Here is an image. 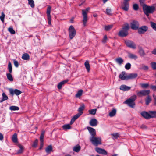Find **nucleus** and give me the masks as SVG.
Masks as SVG:
<instances>
[{"instance_id": "f257e3e1", "label": "nucleus", "mask_w": 156, "mask_h": 156, "mask_svg": "<svg viewBox=\"0 0 156 156\" xmlns=\"http://www.w3.org/2000/svg\"><path fill=\"white\" fill-rule=\"evenodd\" d=\"M143 9L144 13L148 17L149 14L153 13L155 10L154 6H149L146 5H143Z\"/></svg>"}, {"instance_id": "f03ea898", "label": "nucleus", "mask_w": 156, "mask_h": 156, "mask_svg": "<svg viewBox=\"0 0 156 156\" xmlns=\"http://www.w3.org/2000/svg\"><path fill=\"white\" fill-rule=\"evenodd\" d=\"M90 141L92 144L96 146L101 144V140L100 137L94 136L93 137H90Z\"/></svg>"}, {"instance_id": "7ed1b4c3", "label": "nucleus", "mask_w": 156, "mask_h": 156, "mask_svg": "<svg viewBox=\"0 0 156 156\" xmlns=\"http://www.w3.org/2000/svg\"><path fill=\"white\" fill-rule=\"evenodd\" d=\"M136 96L133 95L131 96L129 99L127 100L124 103L126 104L129 107L133 108L134 107L135 104L134 101L136 99Z\"/></svg>"}, {"instance_id": "20e7f679", "label": "nucleus", "mask_w": 156, "mask_h": 156, "mask_svg": "<svg viewBox=\"0 0 156 156\" xmlns=\"http://www.w3.org/2000/svg\"><path fill=\"white\" fill-rule=\"evenodd\" d=\"M129 28L128 24L126 25L119 32L118 35L119 36L123 37L127 36L128 35V30Z\"/></svg>"}, {"instance_id": "39448f33", "label": "nucleus", "mask_w": 156, "mask_h": 156, "mask_svg": "<svg viewBox=\"0 0 156 156\" xmlns=\"http://www.w3.org/2000/svg\"><path fill=\"white\" fill-rule=\"evenodd\" d=\"M68 30L69 38L70 39H72L76 36V31L74 27L72 25H71L69 26Z\"/></svg>"}, {"instance_id": "423d86ee", "label": "nucleus", "mask_w": 156, "mask_h": 156, "mask_svg": "<svg viewBox=\"0 0 156 156\" xmlns=\"http://www.w3.org/2000/svg\"><path fill=\"white\" fill-rule=\"evenodd\" d=\"M150 93V90H144L139 91H138L137 94L138 96L140 97L142 96L148 95Z\"/></svg>"}, {"instance_id": "0eeeda50", "label": "nucleus", "mask_w": 156, "mask_h": 156, "mask_svg": "<svg viewBox=\"0 0 156 156\" xmlns=\"http://www.w3.org/2000/svg\"><path fill=\"white\" fill-rule=\"evenodd\" d=\"M131 28L134 30H136L138 28L139 24L138 22L136 20L133 21L130 23Z\"/></svg>"}, {"instance_id": "6e6552de", "label": "nucleus", "mask_w": 156, "mask_h": 156, "mask_svg": "<svg viewBox=\"0 0 156 156\" xmlns=\"http://www.w3.org/2000/svg\"><path fill=\"white\" fill-rule=\"evenodd\" d=\"M87 129L88 130L90 135V137H92L94 136H96V131L94 129L90 127H87Z\"/></svg>"}, {"instance_id": "1a4fd4ad", "label": "nucleus", "mask_w": 156, "mask_h": 156, "mask_svg": "<svg viewBox=\"0 0 156 156\" xmlns=\"http://www.w3.org/2000/svg\"><path fill=\"white\" fill-rule=\"evenodd\" d=\"M9 91L10 94L12 95L14 94H15L16 95H19L22 93L21 91L17 89L13 90L12 89H10Z\"/></svg>"}, {"instance_id": "9d476101", "label": "nucleus", "mask_w": 156, "mask_h": 156, "mask_svg": "<svg viewBox=\"0 0 156 156\" xmlns=\"http://www.w3.org/2000/svg\"><path fill=\"white\" fill-rule=\"evenodd\" d=\"M82 15L83 16V25L84 26L86 25V23L88 20L87 15L86 13L83 10H82Z\"/></svg>"}, {"instance_id": "9b49d317", "label": "nucleus", "mask_w": 156, "mask_h": 156, "mask_svg": "<svg viewBox=\"0 0 156 156\" xmlns=\"http://www.w3.org/2000/svg\"><path fill=\"white\" fill-rule=\"evenodd\" d=\"M125 43L127 46L132 48H135L136 45L132 41H126Z\"/></svg>"}, {"instance_id": "f8f14e48", "label": "nucleus", "mask_w": 156, "mask_h": 156, "mask_svg": "<svg viewBox=\"0 0 156 156\" xmlns=\"http://www.w3.org/2000/svg\"><path fill=\"white\" fill-rule=\"evenodd\" d=\"M128 75L124 72H122L119 76V78L122 80H128Z\"/></svg>"}, {"instance_id": "ddd939ff", "label": "nucleus", "mask_w": 156, "mask_h": 156, "mask_svg": "<svg viewBox=\"0 0 156 156\" xmlns=\"http://www.w3.org/2000/svg\"><path fill=\"white\" fill-rule=\"evenodd\" d=\"M148 28L146 26H143L138 29V32L139 34H143L147 30Z\"/></svg>"}, {"instance_id": "4468645a", "label": "nucleus", "mask_w": 156, "mask_h": 156, "mask_svg": "<svg viewBox=\"0 0 156 156\" xmlns=\"http://www.w3.org/2000/svg\"><path fill=\"white\" fill-rule=\"evenodd\" d=\"M96 151L98 153L100 154H102L104 155H107V153L106 151L104 149L100 148L97 147L95 149Z\"/></svg>"}, {"instance_id": "2eb2a0df", "label": "nucleus", "mask_w": 156, "mask_h": 156, "mask_svg": "<svg viewBox=\"0 0 156 156\" xmlns=\"http://www.w3.org/2000/svg\"><path fill=\"white\" fill-rule=\"evenodd\" d=\"M129 7V3L128 2L124 1L122 6V8L125 11L128 10Z\"/></svg>"}, {"instance_id": "dca6fc26", "label": "nucleus", "mask_w": 156, "mask_h": 156, "mask_svg": "<svg viewBox=\"0 0 156 156\" xmlns=\"http://www.w3.org/2000/svg\"><path fill=\"white\" fill-rule=\"evenodd\" d=\"M98 124V122L95 119H91L89 122L90 125L92 126H96Z\"/></svg>"}, {"instance_id": "f3484780", "label": "nucleus", "mask_w": 156, "mask_h": 156, "mask_svg": "<svg viewBox=\"0 0 156 156\" xmlns=\"http://www.w3.org/2000/svg\"><path fill=\"white\" fill-rule=\"evenodd\" d=\"M131 88L130 87L127 86L125 85H122L120 86V89L123 91H128Z\"/></svg>"}, {"instance_id": "a211bd4d", "label": "nucleus", "mask_w": 156, "mask_h": 156, "mask_svg": "<svg viewBox=\"0 0 156 156\" xmlns=\"http://www.w3.org/2000/svg\"><path fill=\"white\" fill-rule=\"evenodd\" d=\"M137 76V74L136 73H130L128 75V80L129 79H133L136 78Z\"/></svg>"}, {"instance_id": "6ab92c4d", "label": "nucleus", "mask_w": 156, "mask_h": 156, "mask_svg": "<svg viewBox=\"0 0 156 156\" xmlns=\"http://www.w3.org/2000/svg\"><path fill=\"white\" fill-rule=\"evenodd\" d=\"M141 114L142 116L146 119L150 118V113H148L147 112H143L141 113Z\"/></svg>"}, {"instance_id": "aec40b11", "label": "nucleus", "mask_w": 156, "mask_h": 156, "mask_svg": "<svg viewBox=\"0 0 156 156\" xmlns=\"http://www.w3.org/2000/svg\"><path fill=\"white\" fill-rule=\"evenodd\" d=\"M116 110L115 108H113L109 113V116L111 117L114 116L116 113Z\"/></svg>"}, {"instance_id": "412c9836", "label": "nucleus", "mask_w": 156, "mask_h": 156, "mask_svg": "<svg viewBox=\"0 0 156 156\" xmlns=\"http://www.w3.org/2000/svg\"><path fill=\"white\" fill-rule=\"evenodd\" d=\"M68 81V80H66L60 82L58 85L57 87L59 89H61L62 85H64V84L67 82Z\"/></svg>"}, {"instance_id": "4be33fe9", "label": "nucleus", "mask_w": 156, "mask_h": 156, "mask_svg": "<svg viewBox=\"0 0 156 156\" xmlns=\"http://www.w3.org/2000/svg\"><path fill=\"white\" fill-rule=\"evenodd\" d=\"M80 146L77 145L73 147V150L75 152H78L80 150Z\"/></svg>"}, {"instance_id": "5701e85b", "label": "nucleus", "mask_w": 156, "mask_h": 156, "mask_svg": "<svg viewBox=\"0 0 156 156\" xmlns=\"http://www.w3.org/2000/svg\"><path fill=\"white\" fill-rule=\"evenodd\" d=\"M128 57L131 59H133L135 60L136 59L138 58L137 56L131 53H128Z\"/></svg>"}, {"instance_id": "b1692460", "label": "nucleus", "mask_w": 156, "mask_h": 156, "mask_svg": "<svg viewBox=\"0 0 156 156\" xmlns=\"http://www.w3.org/2000/svg\"><path fill=\"white\" fill-rule=\"evenodd\" d=\"M52 150V148L51 145L47 146L45 148V151L48 153H50Z\"/></svg>"}, {"instance_id": "393cba45", "label": "nucleus", "mask_w": 156, "mask_h": 156, "mask_svg": "<svg viewBox=\"0 0 156 156\" xmlns=\"http://www.w3.org/2000/svg\"><path fill=\"white\" fill-rule=\"evenodd\" d=\"M12 141L15 143H17L18 142L17 135L16 133H14L12 137Z\"/></svg>"}, {"instance_id": "a878e982", "label": "nucleus", "mask_w": 156, "mask_h": 156, "mask_svg": "<svg viewBox=\"0 0 156 156\" xmlns=\"http://www.w3.org/2000/svg\"><path fill=\"white\" fill-rule=\"evenodd\" d=\"M84 65L87 71L89 72L90 70V66L89 64V62L88 61H86L85 62Z\"/></svg>"}, {"instance_id": "bb28decb", "label": "nucleus", "mask_w": 156, "mask_h": 156, "mask_svg": "<svg viewBox=\"0 0 156 156\" xmlns=\"http://www.w3.org/2000/svg\"><path fill=\"white\" fill-rule=\"evenodd\" d=\"M22 58L23 60H28L30 58V56L28 54L25 53L23 55Z\"/></svg>"}, {"instance_id": "cd10ccee", "label": "nucleus", "mask_w": 156, "mask_h": 156, "mask_svg": "<svg viewBox=\"0 0 156 156\" xmlns=\"http://www.w3.org/2000/svg\"><path fill=\"white\" fill-rule=\"evenodd\" d=\"M83 90H79L77 94L75 95V97L77 98H80L83 94Z\"/></svg>"}, {"instance_id": "c85d7f7f", "label": "nucleus", "mask_w": 156, "mask_h": 156, "mask_svg": "<svg viewBox=\"0 0 156 156\" xmlns=\"http://www.w3.org/2000/svg\"><path fill=\"white\" fill-rule=\"evenodd\" d=\"M150 118L156 117V111L149 112Z\"/></svg>"}, {"instance_id": "c756f323", "label": "nucleus", "mask_w": 156, "mask_h": 156, "mask_svg": "<svg viewBox=\"0 0 156 156\" xmlns=\"http://www.w3.org/2000/svg\"><path fill=\"white\" fill-rule=\"evenodd\" d=\"M84 104H82L79 108L78 109V111L79 112V113H80L81 115L83 113V110L84 109Z\"/></svg>"}, {"instance_id": "7c9ffc66", "label": "nucleus", "mask_w": 156, "mask_h": 156, "mask_svg": "<svg viewBox=\"0 0 156 156\" xmlns=\"http://www.w3.org/2000/svg\"><path fill=\"white\" fill-rule=\"evenodd\" d=\"M62 128L65 130L69 129H71V127L69 124H66L62 126Z\"/></svg>"}, {"instance_id": "2f4dec72", "label": "nucleus", "mask_w": 156, "mask_h": 156, "mask_svg": "<svg viewBox=\"0 0 156 156\" xmlns=\"http://www.w3.org/2000/svg\"><path fill=\"white\" fill-rule=\"evenodd\" d=\"M115 61L118 63L120 65L123 62V59L122 58L120 57L116 58L115 59Z\"/></svg>"}, {"instance_id": "473e14b6", "label": "nucleus", "mask_w": 156, "mask_h": 156, "mask_svg": "<svg viewBox=\"0 0 156 156\" xmlns=\"http://www.w3.org/2000/svg\"><path fill=\"white\" fill-rule=\"evenodd\" d=\"M19 108L17 106H11L9 108V109L12 111L18 110H19Z\"/></svg>"}, {"instance_id": "72a5a7b5", "label": "nucleus", "mask_w": 156, "mask_h": 156, "mask_svg": "<svg viewBox=\"0 0 156 156\" xmlns=\"http://www.w3.org/2000/svg\"><path fill=\"white\" fill-rule=\"evenodd\" d=\"M7 79L10 81H13V78L12 76L10 73H7L6 74Z\"/></svg>"}, {"instance_id": "f704fd0d", "label": "nucleus", "mask_w": 156, "mask_h": 156, "mask_svg": "<svg viewBox=\"0 0 156 156\" xmlns=\"http://www.w3.org/2000/svg\"><path fill=\"white\" fill-rule=\"evenodd\" d=\"M51 9V7L50 6H48V7L47 11V17H51V16L50 15Z\"/></svg>"}, {"instance_id": "c9c22d12", "label": "nucleus", "mask_w": 156, "mask_h": 156, "mask_svg": "<svg viewBox=\"0 0 156 156\" xmlns=\"http://www.w3.org/2000/svg\"><path fill=\"white\" fill-rule=\"evenodd\" d=\"M96 111V109H94L89 110V112L90 114L94 115L95 114Z\"/></svg>"}, {"instance_id": "e433bc0d", "label": "nucleus", "mask_w": 156, "mask_h": 156, "mask_svg": "<svg viewBox=\"0 0 156 156\" xmlns=\"http://www.w3.org/2000/svg\"><path fill=\"white\" fill-rule=\"evenodd\" d=\"M8 69L9 72L11 73L12 72V67L11 63L10 62H9L8 65Z\"/></svg>"}, {"instance_id": "4c0bfd02", "label": "nucleus", "mask_w": 156, "mask_h": 156, "mask_svg": "<svg viewBox=\"0 0 156 156\" xmlns=\"http://www.w3.org/2000/svg\"><path fill=\"white\" fill-rule=\"evenodd\" d=\"M151 101V97L149 96H148L145 100L146 104V105H148Z\"/></svg>"}, {"instance_id": "58836bf2", "label": "nucleus", "mask_w": 156, "mask_h": 156, "mask_svg": "<svg viewBox=\"0 0 156 156\" xmlns=\"http://www.w3.org/2000/svg\"><path fill=\"white\" fill-rule=\"evenodd\" d=\"M28 4L30 5L32 8H34V2L33 0H29Z\"/></svg>"}, {"instance_id": "ea45409f", "label": "nucleus", "mask_w": 156, "mask_h": 156, "mask_svg": "<svg viewBox=\"0 0 156 156\" xmlns=\"http://www.w3.org/2000/svg\"><path fill=\"white\" fill-rule=\"evenodd\" d=\"M112 25H109L108 26H105L104 27V28L105 30L106 31H108L110 30L112 27Z\"/></svg>"}, {"instance_id": "a19ab883", "label": "nucleus", "mask_w": 156, "mask_h": 156, "mask_svg": "<svg viewBox=\"0 0 156 156\" xmlns=\"http://www.w3.org/2000/svg\"><path fill=\"white\" fill-rule=\"evenodd\" d=\"M3 100L2 101L7 100L8 99V97L4 93H3L2 94ZM2 101H1L2 102Z\"/></svg>"}, {"instance_id": "79ce46f5", "label": "nucleus", "mask_w": 156, "mask_h": 156, "mask_svg": "<svg viewBox=\"0 0 156 156\" xmlns=\"http://www.w3.org/2000/svg\"><path fill=\"white\" fill-rule=\"evenodd\" d=\"M8 30L12 34H14L15 33V31L13 30L12 27H10L8 29Z\"/></svg>"}, {"instance_id": "37998d69", "label": "nucleus", "mask_w": 156, "mask_h": 156, "mask_svg": "<svg viewBox=\"0 0 156 156\" xmlns=\"http://www.w3.org/2000/svg\"><path fill=\"white\" fill-rule=\"evenodd\" d=\"M111 135L112 136L113 139H117L119 136V133H118L112 134Z\"/></svg>"}, {"instance_id": "c03bdc74", "label": "nucleus", "mask_w": 156, "mask_h": 156, "mask_svg": "<svg viewBox=\"0 0 156 156\" xmlns=\"http://www.w3.org/2000/svg\"><path fill=\"white\" fill-rule=\"evenodd\" d=\"M5 16V15L4 13L3 12H2L1 16H0V19L3 23L4 22V19Z\"/></svg>"}, {"instance_id": "a18cd8bd", "label": "nucleus", "mask_w": 156, "mask_h": 156, "mask_svg": "<svg viewBox=\"0 0 156 156\" xmlns=\"http://www.w3.org/2000/svg\"><path fill=\"white\" fill-rule=\"evenodd\" d=\"M151 24L152 28L156 31V24L154 22H151Z\"/></svg>"}, {"instance_id": "49530a36", "label": "nucleus", "mask_w": 156, "mask_h": 156, "mask_svg": "<svg viewBox=\"0 0 156 156\" xmlns=\"http://www.w3.org/2000/svg\"><path fill=\"white\" fill-rule=\"evenodd\" d=\"M141 69L144 70H147L148 69V67L147 66L142 65L141 66Z\"/></svg>"}, {"instance_id": "de8ad7c7", "label": "nucleus", "mask_w": 156, "mask_h": 156, "mask_svg": "<svg viewBox=\"0 0 156 156\" xmlns=\"http://www.w3.org/2000/svg\"><path fill=\"white\" fill-rule=\"evenodd\" d=\"M133 8L135 10H137L139 9V6L137 4H134L133 5Z\"/></svg>"}, {"instance_id": "09e8293b", "label": "nucleus", "mask_w": 156, "mask_h": 156, "mask_svg": "<svg viewBox=\"0 0 156 156\" xmlns=\"http://www.w3.org/2000/svg\"><path fill=\"white\" fill-rule=\"evenodd\" d=\"M81 115L80 113H78L76 115H75L73 118H72L74 120H76Z\"/></svg>"}, {"instance_id": "8fccbe9b", "label": "nucleus", "mask_w": 156, "mask_h": 156, "mask_svg": "<svg viewBox=\"0 0 156 156\" xmlns=\"http://www.w3.org/2000/svg\"><path fill=\"white\" fill-rule=\"evenodd\" d=\"M37 143L38 140L37 139H36L33 143V144L32 145V147H36L37 146Z\"/></svg>"}, {"instance_id": "3c124183", "label": "nucleus", "mask_w": 156, "mask_h": 156, "mask_svg": "<svg viewBox=\"0 0 156 156\" xmlns=\"http://www.w3.org/2000/svg\"><path fill=\"white\" fill-rule=\"evenodd\" d=\"M151 66L154 69H156V62H152L151 63Z\"/></svg>"}, {"instance_id": "603ef678", "label": "nucleus", "mask_w": 156, "mask_h": 156, "mask_svg": "<svg viewBox=\"0 0 156 156\" xmlns=\"http://www.w3.org/2000/svg\"><path fill=\"white\" fill-rule=\"evenodd\" d=\"M139 53L140 55L141 56H144L145 53L143 50L142 49H140L139 51Z\"/></svg>"}, {"instance_id": "864d4df0", "label": "nucleus", "mask_w": 156, "mask_h": 156, "mask_svg": "<svg viewBox=\"0 0 156 156\" xmlns=\"http://www.w3.org/2000/svg\"><path fill=\"white\" fill-rule=\"evenodd\" d=\"M131 66V64L129 63H128L126 65L125 68L127 70H129L130 69Z\"/></svg>"}, {"instance_id": "5fc2aeb1", "label": "nucleus", "mask_w": 156, "mask_h": 156, "mask_svg": "<svg viewBox=\"0 0 156 156\" xmlns=\"http://www.w3.org/2000/svg\"><path fill=\"white\" fill-rule=\"evenodd\" d=\"M107 41V36L105 35L104 36L103 39L102 40V42L104 43H105Z\"/></svg>"}, {"instance_id": "6e6d98bb", "label": "nucleus", "mask_w": 156, "mask_h": 156, "mask_svg": "<svg viewBox=\"0 0 156 156\" xmlns=\"http://www.w3.org/2000/svg\"><path fill=\"white\" fill-rule=\"evenodd\" d=\"M18 147L20 149L18 151V153H21L22 152L23 150V146L20 144H19L18 145Z\"/></svg>"}, {"instance_id": "4d7b16f0", "label": "nucleus", "mask_w": 156, "mask_h": 156, "mask_svg": "<svg viewBox=\"0 0 156 156\" xmlns=\"http://www.w3.org/2000/svg\"><path fill=\"white\" fill-rule=\"evenodd\" d=\"M44 132L43 133L41 134L40 137V141H44L43 138L44 137Z\"/></svg>"}, {"instance_id": "13d9d810", "label": "nucleus", "mask_w": 156, "mask_h": 156, "mask_svg": "<svg viewBox=\"0 0 156 156\" xmlns=\"http://www.w3.org/2000/svg\"><path fill=\"white\" fill-rule=\"evenodd\" d=\"M106 13L108 15H111V10L110 9H106Z\"/></svg>"}, {"instance_id": "bf43d9fd", "label": "nucleus", "mask_w": 156, "mask_h": 156, "mask_svg": "<svg viewBox=\"0 0 156 156\" xmlns=\"http://www.w3.org/2000/svg\"><path fill=\"white\" fill-rule=\"evenodd\" d=\"M141 86L142 87L146 88L149 86V84L148 83H144L141 84Z\"/></svg>"}, {"instance_id": "052dcab7", "label": "nucleus", "mask_w": 156, "mask_h": 156, "mask_svg": "<svg viewBox=\"0 0 156 156\" xmlns=\"http://www.w3.org/2000/svg\"><path fill=\"white\" fill-rule=\"evenodd\" d=\"M14 64L16 67H18L19 64L18 62L17 61H14Z\"/></svg>"}, {"instance_id": "680f3d73", "label": "nucleus", "mask_w": 156, "mask_h": 156, "mask_svg": "<svg viewBox=\"0 0 156 156\" xmlns=\"http://www.w3.org/2000/svg\"><path fill=\"white\" fill-rule=\"evenodd\" d=\"M139 2L142 8L143 7V5H146L144 4V0H139Z\"/></svg>"}, {"instance_id": "e2e57ef3", "label": "nucleus", "mask_w": 156, "mask_h": 156, "mask_svg": "<svg viewBox=\"0 0 156 156\" xmlns=\"http://www.w3.org/2000/svg\"><path fill=\"white\" fill-rule=\"evenodd\" d=\"M51 17H48V23L49 25H51Z\"/></svg>"}, {"instance_id": "0e129e2a", "label": "nucleus", "mask_w": 156, "mask_h": 156, "mask_svg": "<svg viewBox=\"0 0 156 156\" xmlns=\"http://www.w3.org/2000/svg\"><path fill=\"white\" fill-rule=\"evenodd\" d=\"M150 87L154 90H156V86L151 85Z\"/></svg>"}, {"instance_id": "69168bd1", "label": "nucleus", "mask_w": 156, "mask_h": 156, "mask_svg": "<svg viewBox=\"0 0 156 156\" xmlns=\"http://www.w3.org/2000/svg\"><path fill=\"white\" fill-rule=\"evenodd\" d=\"M44 141H40V149H41L43 147L44 144Z\"/></svg>"}, {"instance_id": "338daca9", "label": "nucleus", "mask_w": 156, "mask_h": 156, "mask_svg": "<svg viewBox=\"0 0 156 156\" xmlns=\"http://www.w3.org/2000/svg\"><path fill=\"white\" fill-rule=\"evenodd\" d=\"M90 8L89 7H88V8H86L85 10H83L84 12H86V14L87 15V12L90 9Z\"/></svg>"}, {"instance_id": "774afa93", "label": "nucleus", "mask_w": 156, "mask_h": 156, "mask_svg": "<svg viewBox=\"0 0 156 156\" xmlns=\"http://www.w3.org/2000/svg\"><path fill=\"white\" fill-rule=\"evenodd\" d=\"M151 52L152 54L156 55V48L153 50Z\"/></svg>"}]
</instances>
